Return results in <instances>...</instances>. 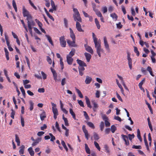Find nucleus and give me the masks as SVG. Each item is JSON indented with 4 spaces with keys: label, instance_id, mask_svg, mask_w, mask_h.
I'll return each mask as SVG.
<instances>
[{
    "label": "nucleus",
    "instance_id": "obj_1",
    "mask_svg": "<svg viewBox=\"0 0 156 156\" xmlns=\"http://www.w3.org/2000/svg\"><path fill=\"white\" fill-rule=\"evenodd\" d=\"M92 37L95 44V47L96 48L97 53L99 56L100 57H101V52H103L104 51V50L101 47V40L100 39L98 40L94 33H92Z\"/></svg>",
    "mask_w": 156,
    "mask_h": 156
},
{
    "label": "nucleus",
    "instance_id": "obj_2",
    "mask_svg": "<svg viewBox=\"0 0 156 156\" xmlns=\"http://www.w3.org/2000/svg\"><path fill=\"white\" fill-rule=\"evenodd\" d=\"M70 30V36L72 38V41L69 40V46L73 47H76L77 46V44H76V37L75 34L71 28L69 29Z\"/></svg>",
    "mask_w": 156,
    "mask_h": 156
},
{
    "label": "nucleus",
    "instance_id": "obj_3",
    "mask_svg": "<svg viewBox=\"0 0 156 156\" xmlns=\"http://www.w3.org/2000/svg\"><path fill=\"white\" fill-rule=\"evenodd\" d=\"M73 11L74 13L73 14V16L74 21H76V22H81L82 18L77 9L76 8H73Z\"/></svg>",
    "mask_w": 156,
    "mask_h": 156
},
{
    "label": "nucleus",
    "instance_id": "obj_4",
    "mask_svg": "<svg viewBox=\"0 0 156 156\" xmlns=\"http://www.w3.org/2000/svg\"><path fill=\"white\" fill-rule=\"evenodd\" d=\"M23 14L24 17H27V20H32V17L28 11L27 10L24 6L23 7Z\"/></svg>",
    "mask_w": 156,
    "mask_h": 156
},
{
    "label": "nucleus",
    "instance_id": "obj_5",
    "mask_svg": "<svg viewBox=\"0 0 156 156\" xmlns=\"http://www.w3.org/2000/svg\"><path fill=\"white\" fill-rule=\"evenodd\" d=\"M51 104L52 106V110L54 114L53 117L55 119H56L57 116L58 115V110L56 108V104L53 103H51Z\"/></svg>",
    "mask_w": 156,
    "mask_h": 156
},
{
    "label": "nucleus",
    "instance_id": "obj_6",
    "mask_svg": "<svg viewBox=\"0 0 156 156\" xmlns=\"http://www.w3.org/2000/svg\"><path fill=\"white\" fill-rule=\"evenodd\" d=\"M60 41L61 46L63 47H65L66 45V42L64 36L60 37Z\"/></svg>",
    "mask_w": 156,
    "mask_h": 156
},
{
    "label": "nucleus",
    "instance_id": "obj_7",
    "mask_svg": "<svg viewBox=\"0 0 156 156\" xmlns=\"http://www.w3.org/2000/svg\"><path fill=\"white\" fill-rule=\"evenodd\" d=\"M103 38L105 48L106 50H107L108 51H109L110 50L109 45L108 44L106 37H104Z\"/></svg>",
    "mask_w": 156,
    "mask_h": 156
},
{
    "label": "nucleus",
    "instance_id": "obj_8",
    "mask_svg": "<svg viewBox=\"0 0 156 156\" xmlns=\"http://www.w3.org/2000/svg\"><path fill=\"white\" fill-rule=\"evenodd\" d=\"M121 136L122 139L125 142V144L127 146L129 145V143L128 136L123 134L121 135Z\"/></svg>",
    "mask_w": 156,
    "mask_h": 156
},
{
    "label": "nucleus",
    "instance_id": "obj_9",
    "mask_svg": "<svg viewBox=\"0 0 156 156\" xmlns=\"http://www.w3.org/2000/svg\"><path fill=\"white\" fill-rule=\"evenodd\" d=\"M84 46L85 47V49L87 51L92 54L93 53V50L90 46H88L87 44H85Z\"/></svg>",
    "mask_w": 156,
    "mask_h": 156
},
{
    "label": "nucleus",
    "instance_id": "obj_10",
    "mask_svg": "<svg viewBox=\"0 0 156 156\" xmlns=\"http://www.w3.org/2000/svg\"><path fill=\"white\" fill-rule=\"evenodd\" d=\"M76 28L78 31L79 32L84 31V30L82 29L81 25L79 22H77L76 23Z\"/></svg>",
    "mask_w": 156,
    "mask_h": 156
},
{
    "label": "nucleus",
    "instance_id": "obj_11",
    "mask_svg": "<svg viewBox=\"0 0 156 156\" xmlns=\"http://www.w3.org/2000/svg\"><path fill=\"white\" fill-rule=\"evenodd\" d=\"M92 103L93 105L92 109L94 112H95L96 111L97 109L98 108V105L94 101H92Z\"/></svg>",
    "mask_w": 156,
    "mask_h": 156
},
{
    "label": "nucleus",
    "instance_id": "obj_12",
    "mask_svg": "<svg viewBox=\"0 0 156 156\" xmlns=\"http://www.w3.org/2000/svg\"><path fill=\"white\" fill-rule=\"evenodd\" d=\"M41 138L40 137L38 138L35 140L33 143L32 145V146H36L41 141Z\"/></svg>",
    "mask_w": 156,
    "mask_h": 156
},
{
    "label": "nucleus",
    "instance_id": "obj_13",
    "mask_svg": "<svg viewBox=\"0 0 156 156\" xmlns=\"http://www.w3.org/2000/svg\"><path fill=\"white\" fill-rule=\"evenodd\" d=\"M127 59L128 61V65L129 68L130 69H131L132 68V60L130 57V56L129 54L127 55Z\"/></svg>",
    "mask_w": 156,
    "mask_h": 156
},
{
    "label": "nucleus",
    "instance_id": "obj_14",
    "mask_svg": "<svg viewBox=\"0 0 156 156\" xmlns=\"http://www.w3.org/2000/svg\"><path fill=\"white\" fill-rule=\"evenodd\" d=\"M92 81V78L91 77L88 76L86 77V79L85 81V83L86 84H90Z\"/></svg>",
    "mask_w": 156,
    "mask_h": 156
},
{
    "label": "nucleus",
    "instance_id": "obj_15",
    "mask_svg": "<svg viewBox=\"0 0 156 156\" xmlns=\"http://www.w3.org/2000/svg\"><path fill=\"white\" fill-rule=\"evenodd\" d=\"M85 99L86 103L87 105V107L90 108H91L92 107L90 105V103L89 98L87 96H85Z\"/></svg>",
    "mask_w": 156,
    "mask_h": 156
},
{
    "label": "nucleus",
    "instance_id": "obj_16",
    "mask_svg": "<svg viewBox=\"0 0 156 156\" xmlns=\"http://www.w3.org/2000/svg\"><path fill=\"white\" fill-rule=\"evenodd\" d=\"M40 117L42 121L44 120L45 118H46V116L44 111H43L40 114Z\"/></svg>",
    "mask_w": 156,
    "mask_h": 156
},
{
    "label": "nucleus",
    "instance_id": "obj_17",
    "mask_svg": "<svg viewBox=\"0 0 156 156\" xmlns=\"http://www.w3.org/2000/svg\"><path fill=\"white\" fill-rule=\"evenodd\" d=\"M84 55L86 57L87 61L89 62L90 61V59H91V55L90 54L86 52H85L84 53Z\"/></svg>",
    "mask_w": 156,
    "mask_h": 156
},
{
    "label": "nucleus",
    "instance_id": "obj_18",
    "mask_svg": "<svg viewBox=\"0 0 156 156\" xmlns=\"http://www.w3.org/2000/svg\"><path fill=\"white\" fill-rule=\"evenodd\" d=\"M77 63L79 64V66H87L86 63L82 60L78 59L77 60Z\"/></svg>",
    "mask_w": 156,
    "mask_h": 156
},
{
    "label": "nucleus",
    "instance_id": "obj_19",
    "mask_svg": "<svg viewBox=\"0 0 156 156\" xmlns=\"http://www.w3.org/2000/svg\"><path fill=\"white\" fill-rule=\"evenodd\" d=\"M25 149V146L24 145H22L20 147L19 153L20 154H23Z\"/></svg>",
    "mask_w": 156,
    "mask_h": 156
},
{
    "label": "nucleus",
    "instance_id": "obj_20",
    "mask_svg": "<svg viewBox=\"0 0 156 156\" xmlns=\"http://www.w3.org/2000/svg\"><path fill=\"white\" fill-rule=\"evenodd\" d=\"M85 150L87 153L88 154H90V150L87 144H85Z\"/></svg>",
    "mask_w": 156,
    "mask_h": 156
},
{
    "label": "nucleus",
    "instance_id": "obj_21",
    "mask_svg": "<svg viewBox=\"0 0 156 156\" xmlns=\"http://www.w3.org/2000/svg\"><path fill=\"white\" fill-rule=\"evenodd\" d=\"M28 151L29 153L30 154L31 156H34V152L33 150L32 147H30L28 149Z\"/></svg>",
    "mask_w": 156,
    "mask_h": 156
},
{
    "label": "nucleus",
    "instance_id": "obj_22",
    "mask_svg": "<svg viewBox=\"0 0 156 156\" xmlns=\"http://www.w3.org/2000/svg\"><path fill=\"white\" fill-rule=\"evenodd\" d=\"M45 36L47 38L48 41L52 45H53V43L51 37L50 36L48 35H46Z\"/></svg>",
    "mask_w": 156,
    "mask_h": 156
},
{
    "label": "nucleus",
    "instance_id": "obj_23",
    "mask_svg": "<svg viewBox=\"0 0 156 156\" xmlns=\"http://www.w3.org/2000/svg\"><path fill=\"white\" fill-rule=\"evenodd\" d=\"M15 140L17 143V145L19 146L20 145V141L18 136L17 134L15 135Z\"/></svg>",
    "mask_w": 156,
    "mask_h": 156
},
{
    "label": "nucleus",
    "instance_id": "obj_24",
    "mask_svg": "<svg viewBox=\"0 0 156 156\" xmlns=\"http://www.w3.org/2000/svg\"><path fill=\"white\" fill-rule=\"evenodd\" d=\"M75 53V49L74 48H73L69 53V56L72 57L74 55Z\"/></svg>",
    "mask_w": 156,
    "mask_h": 156
},
{
    "label": "nucleus",
    "instance_id": "obj_25",
    "mask_svg": "<svg viewBox=\"0 0 156 156\" xmlns=\"http://www.w3.org/2000/svg\"><path fill=\"white\" fill-rule=\"evenodd\" d=\"M76 92L78 94L79 96L81 98H83V96L81 91L79 89L77 88H76Z\"/></svg>",
    "mask_w": 156,
    "mask_h": 156
},
{
    "label": "nucleus",
    "instance_id": "obj_26",
    "mask_svg": "<svg viewBox=\"0 0 156 156\" xmlns=\"http://www.w3.org/2000/svg\"><path fill=\"white\" fill-rule=\"evenodd\" d=\"M104 148L105 150V152L108 154V155L110 154V151L108 145L106 144L104 146Z\"/></svg>",
    "mask_w": 156,
    "mask_h": 156
},
{
    "label": "nucleus",
    "instance_id": "obj_27",
    "mask_svg": "<svg viewBox=\"0 0 156 156\" xmlns=\"http://www.w3.org/2000/svg\"><path fill=\"white\" fill-rule=\"evenodd\" d=\"M110 16L113 19H115L116 20L118 19V16L115 13H113L110 14Z\"/></svg>",
    "mask_w": 156,
    "mask_h": 156
},
{
    "label": "nucleus",
    "instance_id": "obj_28",
    "mask_svg": "<svg viewBox=\"0 0 156 156\" xmlns=\"http://www.w3.org/2000/svg\"><path fill=\"white\" fill-rule=\"evenodd\" d=\"M69 112H70V114L72 116V117H73V119L74 120H76V115H75V113L73 112V110L72 109L70 108L69 109Z\"/></svg>",
    "mask_w": 156,
    "mask_h": 156
},
{
    "label": "nucleus",
    "instance_id": "obj_29",
    "mask_svg": "<svg viewBox=\"0 0 156 156\" xmlns=\"http://www.w3.org/2000/svg\"><path fill=\"white\" fill-rule=\"evenodd\" d=\"M137 137L138 139L140 140V141L141 142L142 140L140 136V131L139 129H138L137 130Z\"/></svg>",
    "mask_w": 156,
    "mask_h": 156
},
{
    "label": "nucleus",
    "instance_id": "obj_30",
    "mask_svg": "<svg viewBox=\"0 0 156 156\" xmlns=\"http://www.w3.org/2000/svg\"><path fill=\"white\" fill-rule=\"evenodd\" d=\"M87 124L88 126L93 129H94L95 128V126L94 124L91 122H87Z\"/></svg>",
    "mask_w": 156,
    "mask_h": 156
},
{
    "label": "nucleus",
    "instance_id": "obj_31",
    "mask_svg": "<svg viewBox=\"0 0 156 156\" xmlns=\"http://www.w3.org/2000/svg\"><path fill=\"white\" fill-rule=\"evenodd\" d=\"M116 129L117 128L115 125H113L111 126L110 130L112 133H114Z\"/></svg>",
    "mask_w": 156,
    "mask_h": 156
},
{
    "label": "nucleus",
    "instance_id": "obj_32",
    "mask_svg": "<svg viewBox=\"0 0 156 156\" xmlns=\"http://www.w3.org/2000/svg\"><path fill=\"white\" fill-rule=\"evenodd\" d=\"M95 22L98 29H99L100 28V25L99 24V21L97 18L95 19Z\"/></svg>",
    "mask_w": 156,
    "mask_h": 156
},
{
    "label": "nucleus",
    "instance_id": "obj_33",
    "mask_svg": "<svg viewBox=\"0 0 156 156\" xmlns=\"http://www.w3.org/2000/svg\"><path fill=\"white\" fill-rule=\"evenodd\" d=\"M20 89L24 98H26V93L23 87H20Z\"/></svg>",
    "mask_w": 156,
    "mask_h": 156
},
{
    "label": "nucleus",
    "instance_id": "obj_34",
    "mask_svg": "<svg viewBox=\"0 0 156 156\" xmlns=\"http://www.w3.org/2000/svg\"><path fill=\"white\" fill-rule=\"evenodd\" d=\"M35 21L37 24V25L39 27V28L42 27V24L41 22H40L38 20H37V19H36L35 20Z\"/></svg>",
    "mask_w": 156,
    "mask_h": 156
},
{
    "label": "nucleus",
    "instance_id": "obj_35",
    "mask_svg": "<svg viewBox=\"0 0 156 156\" xmlns=\"http://www.w3.org/2000/svg\"><path fill=\"white\" fill-rule=\"evenodd\" d=\"M134 51L136 54L137 56H139L140 55L139 52L136 46H134Z\"/></svg>",
    "mask_w": 156,
    "mask_h": 156
},
{
    "label": "nucleus",
    "instance_id": "obj_36",
    "mask_svg": "<svg viewBox=\"0 0 156 156\" xmlns=\"http://www.w3.org/2000/svg\"><path fill=\"white\" fill-rule=\"evenodd\" d=\"M51 5L53 9L54 10H56V6H55V4L54 1L52 0H51Z\"/></svg>",
    "mask_w": 156,
    "mask_h": 156
},
{
    "label": "nucleus",
    "instance_id": "obj_37",
    "mask_svg": "<svg viewBox=\"0 0 156 156\" xmlns=\"http://www.w3.org/2000/svg\"><path fill=\"white\" fill-rule=\"evenodd\" d=\"M94 144L96 147L98 151H100L101 148L99 146V144L95 141H94Z\"/></svg>",
    "mask_w": 156,
    "mask_h": 156
},
{
    "label": "nucleus",
    "instance_id": "obj_38",
    "mask_svg": "<svg viewBox=\"0 0 156 156\" xmlns=\"http://www.w3.org/2000/svg\"><path fill=\"white\" fill-rule=\"evenodd\" d=\"M135 136V135L134 134H129L128 135V138H129V139L131 141L133 138H134Z\"/></svg>",
    "mask_w": 156,
    "mask_h": 156
},
{
    "label": "nucleus",
    "instance_id": "obj_39",
    "mask_svg": "<svg viewBox=\"0 0 156 156\" xmlns=\"http://www.w3.org/2000/svg\"><path fill=\"white\" fill-rule=\"evenodd\" d=\"M91 5L92 6V8L93 9V10L95 12L98 9H96V5L95 3L93 2H92Z\"/></svg>",
    "mask_w": 156,
    "mask_h": 156
},
{
    "label": "nucleus",
    "instance_id": "obj_40",
    "mask_svg": "<svg viewBox=\"0 0 156 156\" xmlns=\"http://www.w3.org/2000/svg\"><path fill=\"white\" fill-rule=\"evenodd\" d=\"M61 144L63 147L66 150V151H68V148L65 144V143L64 140H62L61 141Z\"/></svg>",
    "mask_w": 156,
    "mask_h": 156
},
{
    "label": "nucleus",
    "instance_id": "obj_41",
    "mask_svg": "<svg viewBox=\"0 0 156 156\" xmlns=\"http://www.w3.org/2000/svg\"><path fill=\"white\" fill-rule=\"evenodd\" d=\"M94 140H98L99 139V137L98 135L96 133L94 132Z\"/></svg>",
    "mask_w": 156,
    "mask_h": 156
},
{
    "label": "nucleus",
    "instance_id": "obj_42",
    "mask_svg": "<svg viewBox=\"0 0 156 156\" xmlns=\"http://www.w3.org/2000/svg\"><path fill=\"white\" fill-rule=\"evenodd\" d=\"M104 128V122H101L100 124V130L101 131H103V129Z\"/></svg>",
    "mask_w": 156,
    "mask_h": 156
},
{
    "label": "nucleus",
    "instance_id": "obj_43",
    "mask_svg": "<svg viewBox=\"0 0 156 156\" xmlns=\"http://www.w3.org/2000/svg\"><path fill=\"white\" fill-rule=\"evenodd\" d=\"M77 101L78 103L81 107H84L83 102L81 100H78Z\"/></svg>",
    "mask_w": 156,
    "mask_h": 156
},
{
    "label": "nucleus",
    "instance_id": "obj_44",
    "mask_svg": "<svg viewBox=\"0 0 156 156\" xmlns=\"http://www.w3.org/2000/svg\"><path fill=\"white\" fill-rule=\"evenodd\" d=\"M62 119L64 120L65 122V124L66 126H67L68 125V120L66 118L64 117V114L62 115Z\"/></svg>",
    "mask_w": 156,
    "mask_h": 156
},
{
    "label": "nucleus",
    "instance_id": "obj_45",
    "mask_svg": "<svg viewBox=\"0 0 156 156\" xmlns=\"http://www.w3.org/2000/svg\"><path fill=\"white\" fill-rule=\"evenodd\" d=\"M30 111H32L34 108V103L32 101H30Z\"/></svg>",
    "mask_w": 156,
    "mask_h": 156
},
{
    "label": "nucleus",
    "instance_id": "obj_46",
    "mask_svg": "<svg viewBox=\"0 0 156 156\" xmlns=\"http://www.w3.org/2000/svg\"><path fill=\"white\" fill-rule=\"evenodd\" d=\"M60 62L61 69L62 70L64 68V64L62 62V58H61L60 59Z\"/></svg>",
    "mask_w": 156,
    "mask_h": 156
},
{
    "label": "nucleus",
    "instance_id": "obj_47",
    "mask_svg": "<svg viewBox=\"0 0 156 156\" xmlns=\"http://www.w3.org/2000/svg\"><path fill=\"white\" fill-rule=\"evenodd\" d=\"M15 114V112L13 109H12V112L11 113V117L12 119L14 118V115Z\"/></svg>",
    "mask_w": 156,
    "mask_h": 156
},
{
    "label": "nucleus",
    "instance_id": "obj_48",
    "mask_svg": "<svg viewBox=\"0 0 156 156\" xmlns=\"http://www.w3.org/2000/svg\"><path fill=\"white\" fill-rule=\"evenodd\" d=\"M49 135L51 136V138L50 140L51 141H53L55 139V136H54L53 134L51 133H49Z\"/></svg>",
    "mask_w": 156,
    "mask_h": 156
},
{
    "label": "nucleus",
    "instance_id": "obj_49",
    "mask_svg": "<svg viewBox=\"0 0 156 156\" xmlns=\"http://www.w3.org/2000/svg\"><path fill=\"white\" fill-rule=\"evenodd\" d=\"M132 148L136 149H141L142 148V147L140 145L136 146L135 145H133L132 146Z\"/></svg>",
    "mask_w": 156,
    "mask_h": 156
},
{
    "label": "nucleus",
    "instance_id": "obj_50",
    "mask_svg": "<svg viewBox=\"0 0 156 156\" xmlns=\"http://www.w3.org/2000/svg\"><path fill=\"white\" fill-rule=\"evenodd\" d=\"M62 127L63 129H65L66 130V132L65 133V135L66 136H68V129L66 128V127L63 124L62 125Z\"/></svg>",
    "mask_w": 156,
    "mask_h": 156
},
{
    "label": "nucleus",
    "instance_id": "obj_51",
    "mask_svg": "<svg viewBox=\"0 0 156 156\" xmlns=\"http://www.w3.org/2000/svg\"><path fill=\"white\" fill-rule=\"evenodd\" d=\"M41 74L43 77V78L44 80L46 79L47 76L46 74L43 71L41 72Z\"/></svg>",
    "mask_w": 156,
    "mask_h": 156
},
{
    "label": "nucleus",
    "instance_id": "obj_52",
    "mask_svg": "<svg viewBox=\"0 0 156 156\" xmlns=\"http://www.w3.org/2000/svg\"><path fill=\"white\" fill-rule=\"evenodd\" d=\"M95 12L96 14L98 17H101L102 16L101 12L100 11H98V10H97L96 11H95Z\"/></svg>",
    "mask_w": 156,
    "mask_h": 156
},
{
    "label": "nucleus",
    "instance_id": "obj_53",
    "mask_svg": "<svg viewBox=\"0 0 156 156\" xmlns=\"http://www.w3.org/2000/svg\"><path fill=\"white\" fill-rule=\"evenodd\" d=\"M47 60L50 64H51L52 62V60L51 58L48 56L47 57Z\"/></svg>",
    "mask_w": 156,
    "mask_h": 156
},
{
    "label": "nucleus",
    "instance_id": "obj_54",
    "mask_svg": "<svg viewBox=\"0 0 156 156\" xmlns=\"http://www.w3.org/2000/svg\"><path fill=\"white\" fill-rule=\"evenodd\" d=\"M86 138L87 140H88L89 139V135L88 134V131L86 132H84Z\"/></svg>",
    "mask_w": 156,
    "mask_h": 156
},
{
    "label": "nucleus",
    "instance_id": "obj_55",
    "mask_svg": "<svg viewBox=\"0 0 156 156\" xmlns=\"http://www.w3.org/2000/svg\"><path fill=\"white\" fill-rule=\"evenodd\" d=\"M34 30L35 32L37 34H41V33L39 30H38V29H37L36 27H34Z\"/></svg>",
    "mask_w": 156,
    "mask_h": 156
},
{
    "label": "nucleus",
    "instance_id": "obj_56",
    "mask_svg": "<svg viewBox=\"0 0 156 156\" xmlns=\"http://www.w3.org/2000/svg\"><path fill=\"white\" fill-rule=\"evenodd\" d=\"M25 58L26 59L27 63V64L29 68H30V61L29 60L28 58L27 57V56H25Z\"/></svg>",
    "mask_w": 156,
    "mask_h": 156
},
{
    "label": "nucleus",
    "instance_id": "obj_57",
    "mask_svg": "<svg viewBox=\"0 0 156 156\" xmlns=\"http://www.w3.org/2000/svg\"><path fill=\"white\" fill-rule=\"evenodd\" d=\"M27 20V25L28 27V29L32 28V26L30 23V21L31 20Z\"/></svg>",
    "mask_w": 156,
    "mask_h": 156
},
{
    "label": "nucleus",
    "instance_id": "obj_58",
    "mask_svg": "<svg viewBox=\"0 0 156 156\" xmlns=\"http://www.w3.org/2000/svg\"><path fill=\"white\" fill-rule=\"evenodd\" d=\"M21 125L22 127H24V119L22 117H21Z\"/></svg>",
    "mask_w": 156,
    "mask_h": 156
},
{
    "label": "nucleus",
    "instance_id": "obj_59",
    "mask_svg": "<svg viewBox=\"0 0 156 156\" xmlns=\"http://www.w3.org/2000/svg\"><path fill=\"white\" fill-rule=\"evenodd\" d=\"M116 95L117 98L119 100L121 101V102H122L123 100H122V98H121V96H120V95L118 94V93L117 92H116Z\"/></svg>",
    "mask_w": 156,
    "mask_h": 156
},
{
    "label": "nucleus",
    "instance_id": "obj_60",
    "mask_svg": "<svg viewBox=\"0 0 156 156\" xmlns=\"http://www.w3.org/2000/svg\"><path fill=\"white\" fill-rule=\"evenodd\" d=\"M145 81V78H144L142 81L139 83V86H142L144 83Z\"/></svg>",
    "mask_w": 156,
    "mask_h": 156
},
{
    "label": "nucleus",
    "instance_id": "obj_61",
    "mask_svg": "<svg viewBox=\"0 0 156 156\" xmlns=\"http://www.w3.org/2000/svg\"><path fill=\"white\" fill-rule=\"evenodd\" d=\"M105 124L106 127H109L110 125V123L108 121V120H105Z\"/></svg>",
    "mask_w": 156,
    "mask_h": 156
},
{
    "label": "nucleus",
    "instance_id": "obj_62",
    "mask_svg": "<svg viewBox=\"0 0 156 156\" xmlns=\"http://www.w3.org/2000/svg\"><path fill=\"white\" fill-rule=\"evenodd\" d=\"M53 76L54 79V80L55 82H56L57 81V73L53 74Z\"/></svg>",
    "mask_w": 156,
    "mask_h": 156
},
{
    "label": "nucleus",
    "instance_id": "obj_63",
    "mask_svg": "<svg viewBox=\"0 0 156 156\" xmlns=\"http://www.w3.org/2000/svg\"><path fill=\"white\" fill-rule=\"evenodd\" d=\"M102 11L103 13H105L107 11V9L106 6H104L102 8Z\"/></svg>",
    "mask_w": 156,
    "mask_h": 156
},
{
    "label": "nucleus",
    "instance_id": "obj_64",
    "mask_svg": "<svg viewBox=\"0 0 156 156\" xmlns=\"http://www.w3.org/2000/svg\"><path fill=\"white\" fill-rule=\"evenodd\" d=\"M114 119L119 122H121L122 121L121 118L118 116H114Z\"/></svg>",
    "mask_w": 156,
    "mask_h": 156
}]
</instances>
